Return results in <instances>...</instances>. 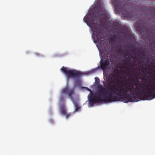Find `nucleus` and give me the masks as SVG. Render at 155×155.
I'll return each mask as SVG.
<instances>
[{
  "label": "nucleus",
  "mask_w": 155,
  "mask_h": 155,
  "mask_svg": "<svg viewBox=\"0 0 155 155\" xmlns=\"http://www.w3.org/2000/svg\"><path fill=\"white\" fill-rule=\"evenodd\" d=\"M133 62L129 60L128 64L130 67L127 69L133 74H129L130 77L125 80L126 82L121 85L126 94L128 101H137V97L143 100H150L155 98V78L153 83H147L146 77L142 72L144 67L141 65L140 68H134L137 61L134 59Z\"/></svg>",
  "instance_id": "nucleus-1"
},
{
  "label": "nucleus",
  "mask_w": 155,
  "mask_h": 155,
  "mask_svg": "<svg viewBox=\"0 0 155 155\" xmlns=\"http://www.w3.org/2000/svg\"><path fill=\"white\" fill-rule=\"evenodd\" d=\"M83 20L87 25L89 24L92 31L95 33L94 36V40L102 45L104 44L105 41L104 29L102 27H113L120 31L124 28L119 23L111 20L106 14H101L100 12H94L92 16L84 17Z\"/></svg>",
  "instance_id": "nucleus-2"
},
{
  "label": "nucleus",
  "mask_w": 155,
  "mask_h": 155,
  "mask_svg": "<svg viewBox=\"0 0 155 155\" xmlns=\"http://www.w3.org/2000/svg\"><path fill=\"white\" fill-rule=\"evenodd\" d=\"M83 20L87 25L89 24L92 31L95 33L94 36V40L102 45L104 44L105 41L104 29L102 27H113L120 31L124 28L119 23L111 20L106 14H101L100 12H94L92 16L84 17Z\"/></svg>",
  "instance_id": "nucleus-3"
},
{
  "label": "nucleus",
  "mask_w": 155,
  "mask_h": 155,
  "mask_svg": "<svg viewBox=\"0 0 155 155\" xmlns=\"http://www.w3.org/2000/svg\"><path fill=\"white\" fill-rule=\"evenodd\" d=\"M98 85L100 89L97 92L94 94V96L99 102H111L117 101L126 103L130 102L121 84L110 85L108 88H104L100 84Z\"/></svg>",
  "instance_id": "nucleus-4"
},
{
  "label": "nucleus",
  "mask_w": 155,
  "mask_h": 155,
  "mask_svg": "<svg viewBox=\"0 0 155 155\" xmlns=\"http://www.w3.org/2000/svg\"><path fill=\"white\" fill-rule=\"evenodd\" d=\"M75 94L74 88H70L67 85L61 91L59 101L61 102H64L66 99V95H67L73 102L75 107V110L77 111L80 108V107L79 105L78 100H74L73 97Z\"/></svg>",
  "instance_id": "nucleus-5"
},
{
  "label": "nucleus",
  "mask_w": 155,
  "mask_h": 155,
  "mask_svg": "<svg viewBox=\"0 0 155 155\" xmlns=\"http://www.w3.org/2000/svg\"><path fill=\"white\" fill-rule=\"evenodd\" d=\"M129 1H132V3L135 1L134 0H128ZM116 7L119 10V11L126 17L130 18H134V13L131 11L133 7L132 6L127 3H124V2H120L118 0H115V1Z\"/></svg>",
  "instance_id": "nucleus-6"
},
{
  "label": "nucleus",
  "mask_w": 155,
  "mask_h": 155,
  "mask_svg": "<svg viewBox=\"0 0 155 155\" xmlns=\"http://www.w3.org/2000/svg\"><path fill=\"white\" fill-rule=\"evenodd\" d=\"M62 71L66 75L67 78H78L83 75V73L74 70H71L63 66L61 68Z\"/></svg>",
  "instance_id": "nucleus-7"
},
{
  "label": "nucleus",
  "mask_w": 155,
  "mask_h": 155,
  "mask_svg": "<svg viewBox=\"0 0 155 155\" xmlns=\"http://www.w3.org/2000/svg\"><path fill=\"white\" fill-rule=\"evenodd\" d=\"M106 54H104V60L102 59L100 61L101 66V68L103 69H105L108 68L110 61H112L113 58L111 52H107Z\"/></svg>",
  "instance_id": "nucleus-8"
},
{
  "label": "nucleus",
  "mask_w": 155,
  "mask_h": 155,
  "mask_svg": "<svg viewBox=\"0 0 155 155\" xmlns=\"http://www.w3.org/2000/svg\"><path fill=\"white\" fill-rule=\"evenodd\" d=\"M140 11L145 13V15L146 16H149L150 18V20L152 18H153L152 21L154 22L155 20V8H149L145 6H142L140 9Z\"/></svg>",
  "instance_id": "nucleus-9"
},
{
  "label": "nucleus",
  "mask_w": 155,
  "mask_h": 155,
  "mask_svg": "<svg viewBox=\"0 0 155 155\" xmlns=\"http://www.w3.org/2000/svg\"><path fill=\"white\" fill-rule=\"evenodd\" d=\"M124 48L120 46H119L118 48V52L119 53H121L122 54L125 55L127 57V59H129V58H134L133 56L130 54V52L136 54L135 52L136 51L134 49H131V51L130 50H127V49H125L124 50H123Z\"/></svg>",
  "instance_id": "nucleus-10"
},
{
  "label": "nucleus",
  "mask_w": 155,
  "mask_h": 155,
  "mask_svg": "<svg viewBox=\"0 0 155 155\" xmlns=\"http://www.w3.org/2000/svg\"><path fill=\"white\" fill-rule=\"evenodd\" d=\"M125 78L124 82H122L121 81H120L119 79H122L123 78L119 76L118 74L114 73L111 78V80L110 81V85H112L114 84H119L120 85L122 84V83H125L126 81H125V80H126L127 78Z\"/></svg>",
  "instance_id": "nucleus-11"
},
{
  "label": "nucleus",
  "mask_w": 155,
  "mask_h": 155,
  "mask_svg": "<svg viewBox=\"0 0 155 155\" xmlns=\"http://www.w3.org/2000/svg\"><path fill=\"white\" fill-rule=\"evenodd\" d=\"M137 27L138 29V28L140 29V33L141 34H143L144 35H149L150 36H151V33H152L153 31H151L150 32H149L148 29L145 27L143 24H138Z\"/></svg>",
  "instance_id": "nucleus-12"
},
{
  "label": "nucleus",
  "mask_w": 155,
  "mask_h": 155,
  "mask_svg": "<svg viewBox=\"0 0 155 155\" xmlns=\"http://www.w3.org/2000/svg\"><path fill=\"white\" fill-rule=\"evenodd\" d=\"M87 89L88 91L90 92V94L88 96L89 104H91V106H93L94 103L98 102V101L97 99H96V97H94V94H93L91 90L88 88H87Z\"/></svg>",
  "instance_id": "nucleus-13"
},
{
  "label": "nucleus",
  "mask_w": 155,
  "mask_h": 155,
  "mask_svg": "<svg viewBox=\"0 0 155 155\" xmlns=\"http://www.w3.org/2000/svg\"><path fill=\"white\" fill-rule=\"evenodd\" d=\"M60 112L61 114L64 116L67 114V109L64 105H62L61 106Z\"/></svg>",
  "instance_id": "nucleus-14"
},
{
  "label": "nucleus",
  "mask_w": 155,
  "mask_h": 155,
  "mask_svg": "<svg viewBox=\"0 0 155 155\" xmlns=\"http://www.w3.org/2000/svg\"><path fill=\"white\" fill-rule=\"evenodd\" d=\"M146 56V54L143 52H141L140 53V55L139 56H136L134 58H137L138 59H140L144 58Z\"/></svg>",
  "instance_id": "nucleus-15"
},
{
  "label": "nucleus",
  "mask_w": 155,
  "mask_h": 155,
  "mask_svg": "<svg viewBox=\"0 0 155 155\" xmlns=\"http://www.w3.org/2000/svg\"><path fill=\"white\" fill-rule=\"evenodd\" d=\"M127 39L128 40H130V41H133L134 39V37L133 35L130 34H128L127 35Z\"/></svg>",
  "instance_id": "nucleus-16"
},
{
  "label": "nucleus",
  "mask_w": 155,
  "mask_h": 155,
  "mask_svg": "<svg viewBox=\"0 0 155 155\" xmlns=\"http://www.w3.org/2000/svg\"><path fill=\"white\" fill-rule=\"evenodd\" d=\"M95 82L97 85H99L100 83V81L99 78L97 77L95 78Z\"/></svg>",
  "instance_id": "nucleus-17"
},
{
  "label": "nucleus",
  "mask_w": 155,
  "mask_h": 155,
  "mask_svg": "<svg viewBox=\"0 0 155 155\" xmlns=\"http://www.w3.org/2000/svg\"><path fill=\"white\" fill-rule=\"evenodd\" d=\"M65 116L66 118L67 119H68V118L70 117L71 116V114L70 113H67V114H66V115H65Z\"/></svg>",
  "instance_id": "nucleus-18"
},
{
  "label": "nucleus",
  "mask_w": 155,
  "mask_h": 155,
  "mask_svg": "<svg viewBox=\"0 0 155 155\" xmlns=\"http://www.w3.org/2000/svg\"><path fill=\"white\" fill-rule=\"evenodd\" d=\"M152 39L154 41H155V37H154V35H153L152 37Z\"/></svg>",
  "instance_id": "nucleus-19"
},
{
  "label": "nucleus",
  "mask_w": 155,
  "mask_h": 155,
  "mask_svg": "<svg viewBox=\"0 0 155 155\" xmlns=\"http://www.w3.org/2000/svg\"><path fill=\"white\" fill-rule=\"evenodd\" d=\"M148 58L149 59V60L148 61H150V60L151 59V60H152V59L153 58H150V57L149 56H148Z\"/></svg>",
  "instance_id": "nucleus-20"
},
{
  "label": "nucleus",
  "mask_w": 155,
  "mask_h": 155,
  "mask_svg": "<svg viewBox=\"0 0 155 155\" xmlns=\"http://www.w3.org/2000/svg\"><path fill=\"white\" fill-rule=\"evenodd\" d=\"M141 63V61H140L138 62V64H140V63Z\"/></svg>",
  "instance_id": "nucleus-21"
}]
</instances>
